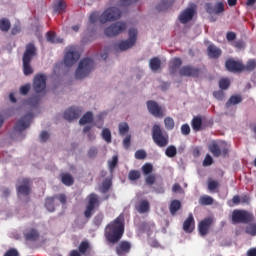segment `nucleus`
I'll list each match as a JSON object with an SVG mask.
<instances>
[{"mask_svg": "<svg viewBox=\"0 0 256 256\" xmlns=\"http://www.w3.org/2000/svg\"><path fill=\"white\" fill-rule=\"evenodd\" d=\"M125 233V216L120 214L114 221L110 222L104 231V237L108 243L115 245L123 239Z\"/></svg>", "mask_w": 256, "mask_h": 256, "instance_id": "obj_1", "label": "nucleus"}, {"mask_svg": "<svg viewBox=\"0 0 256 256\" xmlns=\"http://www.w3.org/2000/svg\"><path fill=\"white\" fill-rule=\"evenodd\" d=\"M34 57H37V47H35V44L31 42L26 45L22 56L23 73L26 77L33 75V67L31 66V61H33Z\"/></svg>", "mask_w": 256, "mask_h": 256, "instance_id": "obj_2", "label": "nucleus"}, {"mask_svg": "<svg viewBox=\"0 0 256 256\" xmlns=\"http://www.w3.org/2000/svg\"><path fill=\"white\" fill-rule=\"evenodd\" d=\"M230 149L231 145L223 140L213 141L208 145V150L213 157H229Z\"/></svg>", "mask_w": 256, "mask_h": 256, "instance_id": "obj_3", "label": "nucleus"}, {"mask_svg": "<svg viewBox=\"0 0 256 256\" xmlns=\"http://www.w3.org/2000/svg\"><path fill=\"white\" fill-rule=\"evenodd\" d=\"M152 139L157 147H167L169 145V134L161 129V126L154 125L152 127Z\"/></svg>", "mask_w": 256, "mask_h": 256, "instance_id": "obj_4", "label": "nucleus"}, {"mask_svg": "<svg viewBox=\"0 0 256 256\" xmlns=\"http://www.w3.org/2000/svg\"><path fill=\"white\" fill-rule=\"evenodd\" d=\"M95 63L91 58H84L80 61L75 73L76 79H85L93 71Z\"/></svg>", "mask_w": 256, "mask_h": 256, "instance_id": "obj_5", "label": "nucleus"}, {"mask_svg": "<svg viewBox=\"0 0 256 256\" xmlns=\"http://www.w3.org/2000/svg\"><path fill=\"white\" fill-rule=\"evenodd\" d=\"M122 12L117 7L107 8L99 17V21L102 24L109 23L111 21H117L121 19Z\"/></svg>", "mask_w": 256, "mask_h": 256, "instance_id": "obj_6", "label": "nucleus"}, {"mask_svg": "<svg viewBox=\"0 0 256 256\" xmlns=\"http://www.w3.org/2000/svg\"><path fill=\"white\" fill-rule=\"evenodd\" d=\"M255 220L253 213L246 210H234L232 212V223H251Z\"/></svg>", "mask_w": 256, "mask_h": 256, "instance_id": "obj_7", "label": "nucleus"}, {"mask_svg": "<svg viewBox=\"0 0 256 256\" xmlns=\"http://www.w3.org/2000/svg\"><path fill=\"white\" fill-rule=\"evenodd\" d=\"M88 203L86 205V210L84 211V217L86 219H91L93 217V211L101 205V202L99 201V195L96 193H91L87 197Z\"/></svg>", "mask_w": 256, "mask_h": 256, "instance_id": "obj_8", "label": "nucleus"}, {"mask_svg": "<svg viewBox=\"0 0 256 256\" xmlns=\"http://www.w3.org/2000/svg\"><path fill=\"white\" fill-rule=\"evenodd\" d=\"M129 39L121 41L118 45L120 51H127L137 43V29L130 28L128 31Z\"/></svg>", "mask_w": 256, "mask_h": 256, "instance_id": "obj_9", "label": "nucleus"}, {"mask_svg": "<svg viewBox=\"0 0 256 256\" xmlns=\"http://www.w3.org/2000/svg\"><path fill=\"white\" fill-rule=\"evenodd\" d=\"M125 29H127V24L125 22H116L107 27L104 33L106 37H117V35H121Z\"/></svg>", "mask_w": 256, "mask_h": 256, "instance_id": "obj_10", "label": "nucleus"}, {"mask_svg": "<svg viewBox=\"0 0 256 256\" xmlns=\"http://www.w3.org/2000/svg\"><path fill=\"white\" fill-rule=\"evenodd\" d=\"M78 59H81V54L77 52L75 47H69L64 55V64L66 67H73Z\"/></svg>", "mask_w": 256, "mask_h": 256, "instance_id": "obj_11", "label": "nucleus"}, {"mask_svg": "<svg viewBox=\"0 0 256 256\" xmlns=\"http://www.w3.org/2000/svg\"><path fill=\"white\" fill-rule=\"evenodd\" d=\"M16 189L18 195H27L31 194V180L29 178H19L17 180Z\"/></svg>", "mask_w": 256, "mask_h": 256, "instance_id": "obj_12", "label": "nucleus"}, {"mask_svg": "<svg viewBox=\"0 0 256 256\" xmlns=\"http://www.w3.org/2000/svg\"><path fill=\"white\" fill-rule=\"evenodd\" d=\"M147 109L153 117H157L158 119H163L165 117V110L156 102L153 100L146 102Z\"/></svg>", "mask_w": 256, "mask_h": 256, "instance_id": "obj_13", "label": "nucleus"}, {"mask_svg": "<svg viewBox=\"0 0 256 256\" xmlns=\"http://www.w3.org/2000/svg\"><path fill=\"white\" fill-rule=\"evenodd\" d=\"M215 223V219L213 217H207L201 220L198 223V233L201 237H205L209 234L211 229V225Z\"/></svg>", "mask_w": 256, "mask_h": 256, "instance_id": "obj_14", "label": "nucleus"}, {"mask_svg": "<svg viewBox=\"0 0 256 256\" xmlns=\"http://www.w3.org/2000/svg\"><path fill=\"white\" fill-rule=\"evenodd\" d=\"M203 70L195 66L186 65L179 70L180 77H200Z\"/></svg>", "mask_w": 256, "mask_h": 256, "instance_id": "obj_15", "label": "nucleus"}, {"mask_svg": "<svg viewBox=\"0 0 256 256\" xmlns=\"http://www.w3.org/2000/svg\"><path fill=\"white\" fill-rule=\"evenodd\" d=\"M47 87V76L45 74H36L33 81V89L35 93H43Z\"/></svg>", "mask_w": 256, "mask_h": 256, "instance_id": "obj_16", "label": "nucleus"}, {"mask_svg": "<svg viewBox=\"0 0 256 256\" xmlns=\"http://www.w3.org/2000/svg\"><path fill=\"white\" fill-rule=\"evenodd\" d=\"M205 10L208 15H221V13L225 12V4L217 2L214 6L213 3L208 2L205 4Z\"/></svg>", "mask_w": 256, "mask_h": 256, "instance_id": "obj_17", "label": "nucleus"}, {"mask_svg": "<svg viewBox=\"0 0 256 256\" xmlns=\"http://www.w3.org/2000/svg\"><path fill=\"white\" fill-rule=\"evenodd\" d=\"M33 119V113L29 112L24 115L20 120L17 121L14 129L21 133V131H25V129L29 128L31 125V120Z\"/></svg>", "mask_w": 256, "mask_h": 256, "instance_id": "obj_18", "label": "nucleus"}, {"mask_svg": "<svg viewBox=\"0 0 256 256\" xmlns=\"http://www.w3.org/2000/svg\"><path fill=\"white\" fill-rule=\"evenodd\" d=\"M196 7L197 6H195V4H192L191 7H188L184 11H182L178 17L180 23L185 25L186 23H189V21H192L193 17H195Z\"/></svg>", "mask_w": 256, "mask_h": 256, "instance_id": "obj_19", "label": "nucleus"}, {"mask_svg": "<svg viewBox=\"0 0 256 256\" xmlns=\"http://www.w3.org/2000/svg\"><path fill=\"white\" fill-rule=\"evenodd\" d=\"M225 67L230 73H241L243 71V63L233 58L226 60Z\"/></svg>", "mask_w": 256, "mask_h": 256, "instance_id": "obj_20", "label": "nucleus"}, {"mask_svg": "<svg viewBox=\"0 0 256 256\" xmlns=\"http://www.w3.org/2000/svg\"><path fill=\"white\" fill-rule=\"evenodd\" d=\"M116 255L127 256L131 253V242L127 240L121 241L115 248Z\"/></svg>", "mask_w": 256, "mask_h": 256, "instance_id": "obj_21", "label": "nucleus"}, {"mask_svg": "<svg viewBox=\"0 0 256 256\" xmlns=\"http://www.w3.org/2000/svg\"><path fill=\"white\" fill-rule=\"evenodd\" d=\"M182 228L185 233H193L195 231V218L193 217V213L188 215Z\"/></svg>", "mask_w": 256, "mask_h": 256, "instance_id": "obj_22", "label": "nucleus"}, {"mask_svg": "<svg viewBox=\"0 0 256 256\" xmlns=\"http://www.w3.org/2000/svg\"><path fill=\"white\" fill-rule=\"evenodd\" d=\"M135 209L138 213L143 215V214L149 213V211H151V204L149 203V200L143 199V200L139 201L138 203H136Z\"/></svg>", "mask_w": 256, "mask_h": 256, "instance_id": "obj_23", "label": "nucleus"}, {"mask_svg": "<svg viewBox=\"0 0 256 256\" xmlns=\"http://www.w3.org/2000/svg\"><path fill=\"white\" fill-rule=\"evenodd\" d=\"M81 117V110L79 108H70L64 112V119L66 121H73Z\"/></svg>", "mask_w": 256, "mask_h": 256, "instance_id": "obj_24", "label": "nucleus"}, {"mask_svg": "<svg viewBox=\"0 0 256 256\" xmlns=\"http://www.w3.org/2000/svg\"><path fill=\"white\" fill-rule=\"evenodd\" d=\"M208 57L210 59H219L221 57V49L215 46V44H210L207 48Z\"/></svg>", "mask_w": 256, "mask_h": 256, "instance_id": "obj_25", "label": "nucleus"}, {"mask_svg": "<svg viewBox=\"0 0 256 256\" xmlns=\"http://www.w3.org/2000/svg\"><path fill=\"white\" fill-rule=\"evenodd\" d=\"M39 231L35 228H31L24 232V238L26 241H37L39 239Z\"/></svg>", "mask_w": 256, "mask_h": 256, "instance_id": "obj_26", "label": "nucleus"}, {"mask_svg": "<svg viewBox=\"0 0 256 256\" xmlns=\"http://www.w3.org/2000/svg\"><path fill=\"white\" fill-rule=\"evenodd\" d=\"M191 126L196 133L203 131V119L200 116H195L191 121Z\"/></svg>", "mask_w": 256, "mask_h": 256, "instance_id": "obj_27", "label": "nucleus"}, {"mask_svg": "<svg viewBox=\"0 0 256 256\" xmlns=\"http://www.w3.org/2000/svg\"><path fill=\"white\" fill-rule=\"evenodd\" d=\"M173 3L175 0H162L157 6V11H167V9H171L173 7Z\"/></svg>", "mask_w": 256, "mask_h": 256, "instance_id": "obj_28", "label": "nucleus"}, {"mask_svg": "<svg viewBox=\"0 0 256 256\" xmlns=\"http://www.w3.org/2000/svg\"><path fill=\"white\" fill-rule=\"evenodd\" d=\"M61 182L63 183V185H66V187H71V185H73V183H75V179L69 173H62L61 174Z\"/></svg>", "mask_w": 256, "mask_h": 256, "instance_id": "obj_29", "label": "nucleus"}, {"mask_svg": "<svg viewBox=\"0 0 256 256\" xmlns=\"http://www.w3.org/2000/svg\"><path fill=\"white\" fill-rule=\"evenodd\" d=\"M243 101V97L241 95H232L229 100L226 102V108L229 109L231 105H239Z\"/></svg>", "mask_w": 256, "mask_h": 256, "instance_id": "obj_30", "label": "nucleus"}, {"mask_svg": "<svg viewBox=\"0 0 256 256\" xmlns=\"http://www.w3.org/2000/svg\"><path fill=\"white\" fill-rule=\"evenodd\" d=\"M183 65V61H181V58H174L169 66L170 73H177V69Z\"/></svg>", "mask_w": 256, "mask_h": 256, "instance_id": "obj_31", "label": "nucleus"}, {"mask_svg": "<svg viewBox=\"0 0 256 256\" xmlns=\"http://www.w3.org/2000/svg\"><path fill=\"white\" fill-rule=\"evenodd\" d=\"M11 29V20L9 18L0 19V31L7 33Z\"/></svg>", "mask_w": 256, "mask_h": 256, "instance_id": "obj_32", "label": "nucleus"}, {"mask_svg": "<svg viewBox=\"0 0 256 256\" xmlns=\"http://www.w3.org/2000/svg\"><path fill=\"white\" fill-rule=\"evenodd\" d=\"M151 71H159L161 69V60L158 57H153L149 62Z\"/></svg>", "mask_w": 256, "mask_h": 256, "instance_id": "obj_33", "label": "nucleus"}, {"mask_svg": "<svg viewBox=\"0 0 256 256\" xmlns=\"http://www.w3.org/2000/svg\"><path fill=\"white\" fill-rule=\"evenodd\" d=\"M113 185V182H111V179L106 178L103 182H102V186L100 187V193L105 194L108 193L109 189H111Z\"/></svg>", "mask_w": 256, "mask_h": 256, "instance_id": "obj_34", "label": "nucleus"}, {"mask_svg": "<svg viewBox=\"0 0 256 256\" xmlns=\"http://www.w3.org/2000/svg\"><path fill=\"white\" fill-rule=\"evenodd\" d=\"M45 207L47 211H50V213H53L55 211V197H48L46 198Z\"/></svg>", "mask_w": 256, "mask_h": 256, "instance_id": "obj_35", "label": "nucleus"}, {"mask_svg": "<svg viewBox=\"0 0 256 256\" xmlns=\"http://www.w3.org/2000/svg\"><path fill=\"white\" fill-rule=\"evenodd\" d=\"M170 213L171 215H175V213H177V211H179V209H181V201L179 200H173L171 203H170Z\"/></svg>", "mask_w": 256, "mask_h": 256, "instance_id": "obj_36", "label": "nucleus"}, {"mask_svg": "<svg viewBox=\"0 0 256 256\" xmlns=\"http://www.w3.org/2000/svg\"><path fill=\"white\" fill-rule=\"evenodd\" d=\"M89 249H91V245L89 244V241L84 240L80 243V245L78 247V252H80L81 255H85V253H87V251H89Z\"/></svg>", "mask_w": 256, "mask_h": 256, "instance_id": "obj_37", "label": "nucleus"}, {"mask_svg": "<svg viewBox=\"0 0 256 256\" xmlns=\"http://www.w3.org/2000/svg\"><path fill=\"white\" fill-rule=\"evenodd\" d=\"M256 69V60L255 59H250L246 63V65H243V71H248L251 73V71H255Z\"/></svg>", "mask_w": 256, "mask_h": 256, "instance_id": "obj_38", "label": "nucleus"}, {"mask_svg": "<svg viewBox=\"0 0 256 256\" xmlns=\"http://www.w3.org/2000/svg\"><path fill=\"white\" fill-rule=\"evenodd\" d=\"M79 123L81 125H87V123H93V113L87 112L85 115L82 116Z\"/></svg>", "mask_w": 256, "mask_h": 256, "instance_id": "obj_39", "label": "nucleus"}, {"mask_svg": "<svg viewBox=\"0 0 256 256\" xmlns=\"http://www.w3.org/2000/svg\"><path fill=\"white\" fill-rule=\"evenodd\" d=\"M166 157H169L170 159H173L177 155V147L174 145H170L165 150Z\"/></svg>", "mask_w": 256, "mask_h": 256, "instance_id": "obj_40", "label": "nucleus"}, {"mask_svg": "<svg viewBox=\"0 0 256 256\" xmlns=\"http://www.w3.org/2000/svg\"><path fill=\"white\" fill-rule=\"evenodd\" d=\"M213 197H211V196H207V195H205V196H201L200 198H199V204L200 205H204V206H207V205H213Z\"/></svg>", "mask_w": 256, "mask_h": 256, "instance_id": "obj_41", "label": "nucleus"}, {"mask_svg": "<svg viewBox=\"0 0 256 256\" xmlns=\"http://www.w3.org/2000/svg\"><path fill=\"white\" fill-rule=\"evenodd\" d=\"M164 124L168 131H173V129H175V120L171 117H166L164 119Z\"/></svg>", "mask_w": 256, "mask_h": 256, "instance_id": "obj_42", "label": "nucleus"}, {"mask_svg": "<svg viewBox=\"0 0 256 256\" xmlns=\"http://www.w3.org/2000/svg\"><path fill=\"white\" fill-rule=\"evenodd\" d=\"M142 173L143 175L147 176V175H152L151 173H153V164L151 163H145L142 166Z\"/></svg>", "mask_w": 256, "mask_h": 256, "instance_id": "obj_43", "label": "nucleus"}, {"mask_svg": "<svg viewBox=\"0 0 256 256\" xmlns=\"http://www.w3.org/2000/svg\"><path fill=\"white\" fill-rule=\"evenodd\" d=\"M128 179L130 181H137V179H141V172H139V170H131L128 174Z\"/></svg>", "mask_w": 256, "mask_h": 256, "instance_id": "obj_44", "label": "nucleus"}, {"mask_svg": "<svg viewBox=\"0 0 256 256\" xmlns=\"http://www.w3.org/2000/svg\"><path fill=\"white\" fill-rule=\"evenodd\" d=\"M54 13H63L65 11V2L60 0L58 3L53 6Z\"/></svg>", "mask_w": 256, "mask_h": 256, "instance_id": "obj_45", "label": "nucleus"}, {"mask_svg": "<svg viewBox=\"0 0 256 256\" xmlns=\"http://www.w3.org/2000/svg\"><path fill=\"white\" fill-rule=\"evenodd\" d=\"M120 135H127L129 133V124L127 122H122L118 126Z\"/></svg>", "mask_w": 256, "mask_h": 256, "instance_id": "obj_46", "label": "nucleus"}, {"mask_svg": "<svg viewBox=\"0 0 256 256\" xmlns=\"http://www.w3.org/2000/svg\"><path fill=\"white\" fill-rule=\"evenodd\" d=\"M231 82L227 78H222L219 81V87L222 91L229 89Z\"/></svg>", "mask_w": 256, "mask_h": 256, "instance_id": "obj_47", "label": "nucleus"}, {"mask_svg": "<svg viewBox=\"0 0 256 256\" xmlns=\"http://www.w3.org/2000/svg\"><path fill=\"white\" fill-rule=\"evenodd\" d=\"M102 139H104L106 143H111V130H109V128H104L102 130Z\"/></svg>", "mask_w": 256, "mask_h": 256, "instance_id": "obj_48", "label": "nucleus"}, {"mask_svg": "<svg viewBox=\"0 0 256 256\" xmlns=\"http://www.w3.org/2000/svg\"><path fill=\"white\" fill-rule=\"evenodd\" d=\"M219 181L217 180H210L208 182V190L213 193V191H215L216 189H219Z\"/></svg>", "mask_w": 256, "mask_h": 256, "instance_id": "obj_49", "label": "nucleus"}, {"mask_svg": "<svg viewBox=\"0 0 256 256\" xmlns=\"http://www.w3.org/2000/svg\"><path fill=\"white\" fill-rule=\"evenodd\" d=\"M155 181H157V176L155 174H148L145 178L146 185H155Z\"/></svg>", "mask_w": 256, "mask_h": 256, "instance_id": "obj_50", "label": "nucleus"}, {"mask_svg": "<svg viewBox=\"0 0 256 256\" xmlns=\"http://www.w3.org/2000/svg\"><path fill=\"white\" fill-rule=\"evenodd\" d=\"M246 233L247 235H251L252 237L256 236V224H250L247 228H246Z\"/></svg>", "mask_w": 256, "mask_h": 256, "instance_id": "obj_51", "label": "nucleus"}, {"mask_svg": "<svg viewBox=\"0 0 256 256\" xmlns=\"http://www.w3.org/2000/svg\"><path fill=\"white\" fill-rule=\"evenodd\" d=\"M213 97L217 99V101H223V99H225V92H223V90L214 91Z\"/></svg>", "mask_w": 256, "mask_h": 256, "instance_id": "obj_52", "label": "nucleus"}, {"mask_svg": "<svg viewBox=\"0 0 256 256\" xmlns=\"http://www.w3.org/2000/svg\"><path fill=\"white\" fill-rule=\"evenodd\" d=\"M135 159L143 160L147 159V152L145 150H138L135 152Z\"/></svg>", "mask_w": 256, "mask_h": 256, "instance_id": "obj_53", "label": "nucleus"}, {"mask_svg": "<svg viewBox=\"0 0 256 256\" xmlns=\"http://www.w3.org/2000/svg\"><path fill=\"white\" fill-rule=\"evenodd\" d=\"M31 91V84H25L24 86L20 87V94L27 95Z\"/></svg>", "mask_w": 256, "mask_h": 256, "instance_id": "obj_54", "label": "nucleus"}, {"mask_svg": "<svg viewBox=\"0 0 256 256\" xmlns=\"http://www.w3.org/2000/svg\"><path fill=\"white\" fill-rule=\"evenodd\" d=\"M54 197L55 199H58L62 205H67V196L65 194H58Z\"/></svg>", "mask_w": 256, "mask_h": 256, "instance_id": "obj_55", "label": "nucleus"}, {"mask_svg": "<svg viewBox=\"0 0 256 256\" xmlns=\"http://www.w3.org/2000/svg\"><path fill=\"white\" fill-rule=\"evenodd\" d=\"M181 133L182 135H189V133H191V127H189V124H183L181 126Z\"/></svg>", "mask_w": 256, "mask_h": 256, "instance_id": "obj_56", "label": "nucleus"}, {"mask_svg": "<svg viewBox=\"0 0 256 256\" xmlns=\"http://www.w3.org/2000/svg\"><path fill=\"white\" fill-rule=\"evenodd\" d=\"M124 149H129L131 147V135H127L123 140Z\"/></svg>", "mask_w": 256, "mask_h": 256, "instance_id": "obj_57", "label": "nucleus"}, {"mask_svg": "<svg viewBox=\"0 0 256 256\" xmlns=\"http://www.w3.org/2000/svg\"><path fill=\"white\" fill-rule=\"evenodd\" d=\"M117 163H119V158L117 156H113L112 160L108 162L110 169L117 167Z\"/></svg>", "mask_w": 256, "mask_h": 256, "instance_id": "obj_58", "label": "nucleus"}, {"mask_svg": "<svg viewBox=\"0 0 256 256\" xmlns=\"http://www.w3.org/2000/svg\"><path fill=\"white\" fill-rule=\"evenodd\" d=\"M46 37H47V41H49L50 43H57L54 32H47Z\"/></svg>", "mask_w": 256, "mask_h": 256, "instance_id": "obj_59", "label": "nucleus"}, {"mask_svg": "<svg viewBox=\"0 0 256 256\" xmlns=\"http://www.w3.org/2000/svg\"><path fill=\"white\" fill-rule=\"evenodd\" d=\"M203 165L205 167L209 166V165H213V158L211 157V155H206L204 161H203Z\"/></svg>", "mask_w": 256, "mask_h": 256, "instance_id": "obj_60", "label": "nucleus"}, {"mask_svg": "<svg viewBox=\"0 0 256 256\" xmlns=\"http://www.w3.org/2000/svg\"><path fill=\"white\" fill-rule=\"evenodd\" d=\"M4 256H19V252L17 251V249L11 248L8 251H6Z\"/></svg>", "mask_w": 256, "mask_h": 256, "instance_id": "obj_61", "label": "nucleus"}, {"mask_svg": "<svg viewBox=\"0 0 256 256\" xmlns=\"http://www.w3.org/2000/svg\"><path fill=\"white\" fill-rule=\"evenodd\" d=\"M49 139V132L47 131H42L40 134V140L42 143L47 142V140Z\"/></svg>", "mask_w": 256, "mask_h": 256, "instance_id": "obj_62", "label": "nucleus"}, {"mask_svg": "<svg viewBox=\"0 0 256 256\" xmlns=\"http://www.w3.org/2000/svg\"><path fill=\"white\" fill-rule=\"evenodd\" d=\"M98 153V150L96 147H91L88 151V156L89 157H96Z\"/></svg>", "mask_w": 256, "mask_h": 256, "instance_id": "obj_63", "label": "nucleus"}, {"mask_svg": "<svg viewBox=\"0 0 256 256\" xmlns=\"http://www.w3.org/2000/svg\"><path fill=\"white\" fill-rule=\"evenodd\" d=\"M246 256H256V247L250 248V249L246 252Z\"/></svg>", "mask_w": 256, "mask_h": 256, "instance_id": "obj_64", "label": "nucleus"}]
</instances>
